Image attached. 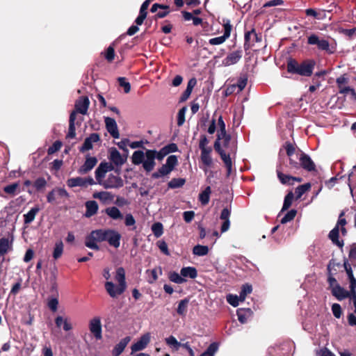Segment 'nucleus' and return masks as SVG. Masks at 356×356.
Listing matches in <instances>:
<instances>
[{
	"label": "nucleus",
	"mask_w": 356,
	"mask_h": 356,
	"mask_svg": "<svg viewBox=\"0 0 356 356\" xmlns=\"http://www.w3.org/2000/svg\"><path fill=\"white\" fill-rule=\"evenodd\" d=\"M121 234L111 229L92 230L85 239V245L92 250H99L97 243L107 241L109 245L118 248L120 245Z\"/></svg>",
	"instance_id": "nucleus-1"
},
{
	"label": "nucleus",
	"mask_w": 356,
	"mask_h": 356,
	"mask_svg": "<svg viewBox=\"0 0 356 356\" xmlns=\"http://www.w3.org/2000/svg\"><path fill=\"white\" fill-rule=\"evenodd\" d=\"M155 159L156 149H147L145 154L143 150H136L133 153L131 157L132 163L134 165L143 163V166L147 172L153 170Z\"/></svg>",
	"instance_id": "nucleus-2"
},
{
	"label": "nucleus",
	"mask_w": 356,
	"mask_h": 356,
	"mask_svg": "<svg viewBox=\"0 0 356 356\" xmlns=\"http://www.w3.org/2000/svg\"><path fill=\"white\" fill-rule=\"evenodd\" d=\"M315 65L316 63L313 60H306L298 63L294 59H289L287 62V71L291 74L310 76L313 73Z\"/></svg>",
	"instance_id": "nucleus-3"
},
{
	"label": "nucleus",
	"mask_w": 356,
	"mask_h": 356,
	"mask_svg": "<svg viewBox=\"0 0 356 356\" xmlns=\"http://www.w3.org/2000/svg\"><path fill=\"white\" fill-rule=\"evenodd\" d=\"M177 165V156L175 155L168 156L165 163L157 170V178L168 176Z\"/></svg>",
	"instance_id": "nucleus-4"
},
{
	"label": "nucleus",
	"mask_w": 356,
	"mask_h": 356,
	"mask_svg": "<svg viewBox=\"0 0 356 356\" xmlns=\"http://www.w3.org/2000/svg\"><path fill=\"white\" fill-rule=\"evenodd\" d=\"M115 172L118 173L117 175L113 174H109L106 179H104L100 184L104 188H120L123 186L124 181L120 177V170H117Z\"/></svg>",
	"instance_id": "nucleus-5"
},
{
	"label": "nucleus",
	"mask_w": 356,
	"mask_h": 356,
	"mask_svg": "<svg viewBox=\"0 0 356 356\" xmlns=\"http://www.w3.org/2000/svg\"><path fill=\"white\" fill-rule=\"evenodd\" d=\"M96 184V181L92 177H76L70 178L67 180V185L70 188H74L76 186L86 188L88 186H92Z\"/></svg>",
	"instance_id": "nucleus-6"
},
{
	"label": "nucleus",
	"mask_w": 356,
	"mask_h": 356,
	"mask_svg": "<svg viewBox=\"0 0 356 356\" xmlns=\"http://www.w3.org/2000/svg\"><path fill=\"white\" fill-rule=\"evenodd\" d=\"M88 328L90 333L97 340L102 339V325L99 316H95L90 320Z\"/></svg>",
	"instance_id": "nucleus-7"
},
{
	"label": "nucleus",
	"mask_w": 356,
	"mask_h": 356,
	"mask_svg": "<svg viewBox=\"0 0 356 356\" xmlns=\"http://www.w3.org/2000/svg\"><path fill=\"white\" fill-rule=\"evenodd\" d=\"M307 43L311 45H316L319 50L325 51L329 54H332L333 50L330 48V43L327 40L320 39L319 37L315 34H312L307 38Z\"/></svg>",
	"instance_id": "nucleus-8"
},
{
	"label": "nucleus",
	"mask_w": 356,
	"mask_h": 356,
	"mask_svg": "<svg viewBox=\"0 0 356 356\" xmlns=\"http://www.w3.org/2000/svg\"><path fill=\"white\" fill-rule=\"evenodd\" d=\"M224 33L219 37L211 38L209 43L211 45H218L222 44L230 36L232 26L229 19H223Z\"/></svg>",
	"instance_id": "nucleus-9"
},
{
	"label": "nucleus",
	"mask_w": 356,
	"mask_h": 356,
	"mask_svg": "<svg viewBox=\"0 0 356 356\" xmlns=\"http://www.w3.org/2000/svg\"><path fill=\"white\" fill-rule=\"evenodd\" d=\"M296 159L300 160V169L303 168L308 172L316 170V165L311 157L302 151L299 152V155H298V157L296 156Z\"/></svg>",
	"instance_id": "nucleus-10"
},
{
	"label": "nucleus",
	"mask_w": 356,
	"mask_h": 356,
	"mask_svg": "<svg viewBox=\"0 0 356 356\" xmlns=\"http://www.w3.org/2000/svg\"><path fill=\"white\" fill-rule=\"evenodd\" d=\"M244 40V49L247 51L250 49L254 42H259L261 41V35H259L256 33L255 29H252V30L245 33Z\"/></svg>",
	"instance_id": "nucleus-11"
},
{
	"label": "nucleus",
	"mask_w": 356,
	"mask_h": 356,
	"mask_svg": "<svg viewBox=\"0 0 356 356\" xmlns=\"http://www.w3.org/2000/svg\"><path fill=\"white\" fill-rule=\"evenodd\" d=\"M97 162L96 157L87 155L84 163L79 168L78 172L80 175L87 174L97 165Z\"/></svg>",
	"instance_id": "nucleus-12"
},
{
	"label": "nucleus",
	"mask_w": 356,
	"mask_h": 356,
	"mask_svg": "<svg viewBox=\"0 0 356 356\" xmlns=\"http://www.w3.org/2000/svg\"><path fill=\"white\" fill-rule=\"evenodd\" d=\"M90 105V100L88 97L82 96L76 100L74 107L75 110L72 112L79 113L82 115H86Z\"/></svg>",
	"instance_id": "nucleus-13"
},
{
	"label": "nucleus",
	"mask_w": 356,
	"mask_h": 356,
	"mask_svg": "<svg viewBox=\"0 0 356 356\" xmlns=\"http://www.w3.org/2000/svg\"><path fill=\"white\" fill-rule=\"evenodd\" d=\"M57 197L68 198L70 195L65 188L56 187L48 193L47 200L49 203H53Z\"/></svg>",
	"instance_id": "nucleus-14"
},
{
	"label": "nucleus",
	"mask_w": 356,
	"mask_h": 356,
	"mask_svg": "<svg viewBox=\"0 0 356 356\" xmlns=\"http://www.w3.org/2000/svg\"><path fill=\"white\" fill-rule=\"evenodd\" d=\"M106 128L107 131L114 138H120V133L118 131V125L115 119L109 117L105 118L104 120Z\"/></svg>",
	"instance_id": "nucleus-15"
},
{
	"label": "nucleus",
	"mask_w": 356,
	"mask_h": 356,
	"mask_svg": "<svg viewBox=\"0 0 356 356\" xmlns=\"http://www.w3.org/2000/svg\"><path fill=\"white\" fill-rule=\"evenodd\" d=\"M243 51L241 49L234 51L229 54L223 60L222 63L225 66H229L237 63L242 58Z\"/></svg>",
	"instance_id": "nucleus-16"
},
{
	"label": "nucleus",
	"mask_w": 356,
	"mask_h": 356,
	"mask_svg": "<svg viewBox=\"0 0 356 356\" xmlns=\"http://www.w3.org/2000/svg\"><path fill=\"white\" fill-rule=\"evenodd\" d=\"M149 340L150 337L149 334L143 335L136 343L132 344L131 347V352L136 353L138 351L144 350L149 343Z\"/></svg>",
	"instance_id": "nucleus-17"
},
{
	"label": "nucleus",
	"mask_w": 356,
	"mask_h": 356,
	"mask_svg": "<svg viewBox=\"0 0 356 356\" xmlns=\"http://www.w3.org/2000/svg\"><path fill=\"white\" fill-rule=\"evenodd\" d=\"M115 280L119 285V291L124 292L127 289V283L125 278V271L122 267H119L116 270Z\"/></svg>",
	"instance_id": "nucleus-18"
},
{
	"label": "nucleus",
	"mask_w": 356,
	"mask_h": 356,
	"mask_svg": "<svg viewBox=\"0 0 356 356\" xmlns=\"http://www.w3.org/2000/svg\"><path fill=\"white\" fill-rule=\"evenodd\" d=\"M108 159L113 164L117 166L123 165L127 160V157H123L119 151L115 147L111 149Z\"/></svg>",
	"instance_id": "nucleus-19"
},
{
	"label": "nucleus",
	"mask_w": 356,
	"mask_h": 356,
	"mask_svg": "<svg viewBox=\"0 0 356 356\" xmlns=\"http://www.w3.org/2000/svg\"><path fill=\"white\" fill-rule=\"evenodd\" d=\"M177 151H178V147L175 143L168 144L157 152V160L161 161L168 154L176 152Z\"/></svg>",
	"instance_id": "nucleus-20"
},
{
	"label": "nucleus",
	"mask_w": 356,
	"mask_h": 356,
	"mask_svg": "<svg viewBox=\"0 0 356 356\" xmlns=\"http://www.w3.org/2000/svg\"><path fill=\"white\" fill-rule=\"evenodd\" d=\"M331 293L338 300L341 301L350 296V290L348 291L339 284H337V286L332 289Z\"/></svg>",
	"instance_id": "nucleus-21"
},
{
	"label": "nucleus",
	"mask_w": 356,
	"mask_h": 356,
	"mask_svg": "<svg viewBox=\"0 0 356 356\" xmlns=\"http://www.w3.org/2000/svg\"><path fill=\"white\" fill-rule=\"evenodd\" d=\"M105 289L108 294L113 298H117L124 292L119 291V285H115L113 282L107 281L104 284Z\"/></svg>",
	"instance_id": "nucleus-22"
},
{
	"label": "nucleus",
	"mask_w": 356,
	"mask_h": 356,
	"mask_svg": "<svg viewBox=\"0 0 356 356\" xmlns=\"http://www.w3.org/2000/svg\"><path fill=\"white\" fill-rule=\"evenodd\" d=\"M252 311L250 308H239L236 311L238 321L242 323H246L248 319L252 316Z\"/></svg>",
	"instance_id": "nucleus-23"
},
{
	"label": "nucleus",
	"mask_w": 356,
	"mask_h": 356,
	"mask_svg": "<svg viewBox=\"0 0 356 356\" xmlns=\"http://www.w3.org/2000/svg\"><path fill=\"white\" fill-rule=\"evenodd\" d=\"M131 341L130 337H126L121 339L118 343H117L112 350L113 356H119L124 351L127 344Z\"/></svg>",
	"instance_id": "nucleus-24"
},
{
	"label": "nucleus",
	"mask_w": 356,
	"mask_h": 356,
	"mask_svg": "<svg viewBox=\"0 0 356 356\" xmlns=\"http://www.w3.org/2000/svg\"><path fill=\"white\" fill-rule=\"evenodd\" d=\"M86 206V213L84 214V216L86 218H90L95 215L99 209L98 204L95 200H88L85 204Z\"/></svg>",
	"instance_id": "nucleus-25"
},
{
	"label": "nucleus",
	"mask_w": 356,
	"mask_h": 356,
	"mask_svg": "<svg viewBox=\"0 0 356 356\" xmlns=\"http://www.w3.org/2000/svg\"><path fill=\"white\" fill-rule=\"evenodd\" d=\"M339 228L335 226L329 233L328 237L332 241V243L337 245L339 248L343 247V241L339 240Z\"/></svg>",
	"instance_id": "nucleus-26"
},
{
	"label": "nucleus",
	"mask_w": 356,
	"mask_h": 356,
	"mask_svg": "<svg viewBox=\"0 0 356 356\" xmlns=\"http://www.w3.org/2000/svg\"><path fill=\"white\" fill-rule=\"evenodd\" d=\"M76 112H72L70 115L69 119V129L67 134V138H74L76 136L75 128Z\"/></svg>",
	"instance_id": "nucleus-27"
},
{
	"label": "nucleus",
	"mask_w": 356,
	"mask_h": 356,
	"mask_svg": "<svg viewBox=\"0 0 356 356\" xmlns=\"http://www.w3.org/2000/svg\"><path fill=\"white\" fill-rule=\"evenodd\" d=\"M92 197L98 199L102 202H106L112 201L114 198V195L108 191H100L94 193L92 194Z\"/></svg>",
	"instance_id": "nucleus-28"
},
{
	"label": "nucleus",
	"mask_w": 356,
	"mask_h": 356,
	"mask_svg": "<svg viewBox=\"0 0 356 356\" xmlns=\"http://www.w3.org/2000/svg\"><path fill=\"white\" fill-rule=\"evenodd\" d=\"M181 275L183 278L195 279L197 276V271L195 267L187 266L183 267L180 270Z\"/></svg>",
	"instance_id": "nucleus-29"
},
{
	"label": "nucleus",
	"mask_w": 356,
	"mask_h": 356,
	"mask_svg": "<svg viewBox=\"0 0 356 356\" xmlns=\"http://www.w3.org/2000/svg\"><path fill=\"white\" fill-rule=\"evenodd\" d=\"M40 211V208L38 207H35L33 208H32L27 213L24 214V222L25 225H29L30 223H31L36 215L38 214V213Z\"/></svg>",
	"instance_id": "nucleus-30"
},
{
	"label": "nucleus",
	"mask_w": 356,
	"mask_h": 356,
	"mask_svg": "<svg viewBox=\"0 0 356 356\" xmlns=\"http://www.w3.org/2000/svg\"><path fill=\"white\" fill-rule=\"evenodd\" d=\"M189 304V298H186L181 300L177 308V313L181 316H185L187 313V309Z\"/></svg>",
	"instance_id": "nucleus-31"
},
{
	"label": "nucleus",
	"mask_w": 356,
	"mask_h": 356,
	"mask_svg": "<svg viewBox=\"0 0 356 356\" xmlns=\"http://www.w3.org/2000/svg\"><path fill=\"white\" fill-rule=\"evenodd\" d=\"M105 213L113 220H120L123 218V215L120 211L115 207L106 208L105 209Z\"/></svg>",
	"instance_id": "nucleus-32"
},
{
	"label": "nucleus",
	"mask_w": 356,
	"mask_h": 356,
	"mask_svg": "<svg viewBox=\"0 0 356 356\" xmlns=\"http://www.w3.org/2000/svg\"><path fill=\"white\" fill-rule=\"evenodd\" d=\"M55 324L58 328H60L63 325V327L65 331H70L72 329V326L71 323L67 321V319H63L60 316H58L55 318Z\"/></svg>",
	"instance_id": "nucleus-33"
},
{
	"label": "nucleus",
	"mask_w": 356,
	"mask_h": 356,
	"mask_svg": "<svg viewBox=\"0 0 356 356\" xmlns=\"http://www.w3.org/2000/svg\"><path fill=\"white\" fill-rule=\"evenodd\" d=\"M211 193V187L207 186L204 190L199 194V201L202 205H207L209 203Z\"/></svg>",
	"instance_id": "nucleus-34"
},
{
	"label": "nucleus",
	"mask_w": 356,
	"mask_h": 356,
	"mask_svg": "<svg viewBox=\"0 0 356 356\" xmlns=\"http://www.w3.org/2000/svg\"><path fill=\"white\" fill-rule=\"evenodd\" d=\"M212 149H204L201 151L200 159L204 165L206 166H211L212 164V159L210 156Z\"/></svg>",
	"instance_id": "nucleus-35"
},
{
	"label": "nucleus",
	"mask_w": 356,
	"mask_h": 356,
	"mask_svg": "<svg viewBox=\"0 0 356 356\" xmlns=\"http://www.w3.org/2000/svg\"><path fill=\"white\" fill-rule=\"evenodd\" d=\"M95 179L97 180L96 183H97L100 185L102 184V182L104 180V179L105 177V175L106 173V170L104 169V168L103 167V165H102L101 163L99 165V166L97 167V168L95 170Z\"/></svg>",
	"instance_id": "nucleus-36"
},
{
	"label": "nucleus",
	"mask_w": 356,
	"mask_h": 356,
	"mask_svg": "<svg viewBox=\"0 0 356 356\" xmlns=\"http://www.w3.org/2000/svg\"><path fill=\"white\" fill-rule=\"evenodd\" d=\"M165 342L167 345L173 350H178L181 346V343L179 342L173 336H170L165 338Z\"/></svg>",
	"instance_id": "nucleus-37"
},
{
	"label": "nucleus",
	"mask_w": 356,
	"mask_h": 356,
	"mask_svg": "<svg viewBox=\"0 0 356 356\" xmlns=\"http://www.w3.org/2000/svg\"><path fill=\"white\" fill-rule=\"evenodd\" d=\"M186 183V179L184 178H173L168 184L170 188H179L182 187Z\"/></svg>",
	"instance_id": "nucleus-38"
},
{
	"label": "nucleus",
	"mask_w": 356,
	"mask_h": 356,
	"mask_svg": "<svg viewBox=\"0 0 356 356\" xmlns=\"http://www.w3.org/2000/svg\"><path fill=\"white\" fill-rule=\"evenodd\" d=\"M169 280L176 284H183L186 282V280L183 278L181 273L179 274L175 271L170 272L168 274Z\"/></svg>",
	"instance_id": "nucleus-39"
},
{
	"label": "nucleus",
	"mask_w": 356,
	"mask_h": 356,
	"mask_svg": "<svg viewBox=\"0 0 356 356\" xmlns=\"http://www.w3.org/2000/svg\"><path fill=\"white\" fill-rule=\"evenodd\" d=\"M63 252V243L62 241H59L56 243L54 251H53V257L54 259L57 260L61 257Z\"/></svg>",
	"instance_id": "nucleus-40"
},
{
	"label": "nucleus",
	"mask_w": 356,
	"mask_h": 356,
	"mask_svg": "<svg viewBox=\"0 0 356 356\" xmlns=\"http://www.w3.org/2000/svg\"><path fill=\"white\" fill-rule=\"evenodd\" d=\"M252 291V285H250L249 284H243L241 286V291L239 293L240 300L241 302L244 301L245 300L247 295L251 293Z\"/></svg>",
	"instance_id": "nucleus-41"
},
{
	"label": "nucleus",
	"mask_w": 356,
	"mask_h": 356,
	"mask_svg": "<svg viewBox=\"0 0 356 356\" xmlns=\"http://www.w3.org/2000/svg\"><path fill=\"white\" fill-rule=\"evenodd\" d=\"M310 188L311 184L309 183L298 186L295 190L296 199L300 198Z\"/></svg>",
	"instance_id": "nucleus-42"
},
{
	"label": "nucleus",
	"mask_w": 356,
	"mask_h": 356,
	"mask_svg": "<svg viewBox=\"0 0 356 356\" xmlns=\"http://www.w3.org/2000/svg\"><path fill=\"white\" fill-rule=\"evenodd\" d=\"M209 252V248L207 245H197L193 247V253L197 256H204Z\"/></svg>",
	"instance_id": "nucleus-43"
},
{
	"label": "nucleus",
	"mask_w": 356,
	"mask_h": 356,
	"mask_svg": "<svg viewBox=\"0 0 356 356\" xmlns=\"http://www.w3.org/2000/svg\"><path fill=\"white\" fill-rule=\"evenodd\" d=\"M293 193L291 191L289 192L286 195V196L284 197L283 206L280 212H284V211H286L291 207L293 199Z\"/></svg>",
	"instance_id": "nucleus-44"
},
{
	"label": "nucleus",
	"mask_w": 356,
	"mask_h": 356,
	"mask_svg": "<svg viewBox=\"0 0 356 356\" xmlns=\"http://www.w3.org/2000/svg\"><path fill=\"white\" fill-rule=\"evenodd\" d=\"M218 349V344L216 342L211 343L200 356H214Z\"/></svg>",
	"instance_id": "nucleus-45"
},
{
	"label": "nucleus",
	"mask_w": 356,
	"mask_h": 356,
	"mask_svg": "<svg viewBox=\"0 0 356 356\" xmlns=\"http://www.w3.org/2000/svg\"><path fill=\"white\" fill-rule=\"evenodd\" d=\"M9 250V241L6 238L0 239V257H3Z\"/></svg>",
	"instance_id": "nucleus-46"
},
{
	"label": "nucleus",
	"mask_w": 356,
	"mask_h": 356,
	"mask_svg": "<svg viewBox=\"0 0 356 356\" xmlns=\"http://www.w3.org/2000/svg\"><path fill=\"white\" fill-rule=\"evenodd\" d=\"M302 152L300 149L297 151V154L296 156H289V165L290 168L293 170H299L300 169V160L296 159L298 155H299V152Z\"/></svg>",
	"instance_id": "nucleus-47"
},
{
	"label": "nucleus",
	"mask_w": 356,
	"mask_h": 356,
	"mask_svg": "<svg viewBox=\"0 0 356 356\" xmlns=\"http://www.w3.org/2000/svg\"><path fill=\"white\" fill-rule=\"evenodd\" d=\"M277 177L280 179V182L283 184H293L292 179H294L293 176L284 175L279 170L277 171Z\"/></svg>",
	"instance_id": "nucleus-48"
},
{
	"label": "nucleus",
	"mask_w": 356,
	"mask_h": 356,
	"mask_svg": "<svg viewBox=\"0 0 356 356\" xmlns=\"http://www.w3.org/2000/svg\"><path fill=\"white\" fill-rule=\"evenodd\" d=\"M297 214V211L296 209H291L289 211L284 217L281 219L282 224H286L294 219Z\"/></svg>",
	"instance_id": "nucleus-49"
},
{
	"label": "nucleus",
	"mask_w": 356,
	"mask_h": 356,
	"mask_svg": "<svg viewBox=\"0 0 356 356\" xmlns=\"http://www.w3.org/2000/svg\"><path fill=\"white\" fill-rule=\"evenodd\" d=\"M218 124L219 127V130L218 131L217 136L220 138V136H223L227 133L225 123L222 116L219 117L218 120Z\"/></svg>",
	"instance_id": "nucleus-50"
},
{
	"label": "nucleus",
	"mask_w": 356,
	"mask_h": 356,
	"mask_svg": "<svg viewBox=\"0 0 356 356\" xmlns=\"http://www.w3.org/2000/svg\"><path fill=\"white\" fill-rule=\"evenodd\" d=\"M46 186L47 181L44 177H38L33 183V186L38 191L42 190Z\"/></svg>",
	"instance_id": "nucleus-51"
},
{
	"label": "nucleus",
	"mask_w": 356,
	"mask_h": 356,
	"mask_svg": "<svg viewBox=\"0 0 356 356\" xmlns=\"http://www.w3.org/2000/svg\"><path fill=\"white\" fill-rule=\"evenodd\" d=\"M226 299L227 302L234 307H237L241 301L240 296L234 294H228Z\"/></svg>",
	"instance_id": "nucleus-52"
},
{
	"label": "nucleus",
	"mask_w": 356,
	"mask_h": 356,
	"mask_svg": "<svg viewBox=\"0 0 356 356\" xmlns=\"http://www.w3.org/2000/svg\"><path fill=\"white\" fill-rule=\"evenodd\" d=\"M346 274L349 280L350 291L356 290V279L353 275V270L348 268Z\"/></svg>",
	"instance_id": "nucleus-53"
},
{
	"label": "nucleus",
	"mask_w": 356,
	"mask_h": 356,
	"mask_svg": "<svg viewBox=\"0 0 356 356\" xmlns=\"http://www.w3.org/2000/svg\"><path fill=\"white\" fill-rule=\"evenodd\" d=\"M163 9L164 11H157V18H163L170 13V7L168 5L160 4L157 3V9Z\"/></svg>",
	"instance_id": "nucleus-54"
},
{
	"label": "nucleus",
	"mask_w": 356,
	"mask_h": 356,
	"mask_svg": "<svg viewBox=\"0 0 356 356\" xmlns=\"http://www.w3.org/2000/svg\"><path fill=\"white\" fill-rule=\"evenodd\" d=\"M62 142L60 140L55 141L51 146H50L47 149V154L49 155H51L55 152L60 150L62 147Z\"/></svg>",
	"instance_id": "nucleus-55"
},
{
	"label": "nucleus",
	"mask_w": 356,
	"mask_h": 356,
	"mask_svg": "<svg viewBox=\"0 0 356 356\" xmlns=\"http://www.w3.org/2000/svg\"><path fill=\"white\" fill-rule=\"evenodd\" d=\"M19 188L18 183H13L9 185H7L4 187L3 191L9 195H15L17 189Z\"/></svg>",
	"instance_id": "nucleus-56"
},
{
	"label": "nucleus",
	"mask_w": 356,
	"mask_h": 356,
	"mask_svg": "<svg viewBox=\"0 0 356 356\" xmlns=\"http://www.w3.org/2000/svg\"><path fill=\"white\" fill-rule=\"evenodd\" d=\"M118 81L119 85L124 88L125 93H128L130 92L131 85L128 81H127V79L125 77H119L118 79Z\"/></svg>",
	"instance_id": "nucleus-57"
},
{
	"label": "nucleus",
	"mask_w": 356,
	"mask_h": 356,
	"mask_svg": "<svg viewBox=\"0 0 356 356\" xmlns=\"http://www.w3.org/2000/svg\"><path fill=\"white\" fill-rule=\"evenodd\" d=\"M187 108L186 106L182 107L178 112L177 115V124L178 126H181L185 122V114L186 112Z\"/></svg>",
	"instance_id": "nucleus-58"
},
{
	"label": "nucleus",
	"mask_w": 356,
	"mask_h": 356,
	"mask_svg": "<svg viewBox=\"0 0 356 356\" xmlns=\"http://www.w3.org/2000/svg\"><path fill=\"white\" fill-rule=\"evenodd\" d=\"M157 247L163 254L166 256H169L170 254L168 245L164 241L161 240L157 241Z\"/></svg>",
	"instance_id": "nucleus-59"
},
{
	"label": "nucleus",
	"mask_w": 356,
	"mask_h": 356,
	"mask_svg": "<svg viewBox=\"0 0 356 356\" xmlns=\"http://www.w3.org/2000/svg\"><path fill=\"white\" fill-rule=\"evenodd\" d=\"M247 81H248L247 78H245V77L240 78L238 80L237 83L236 84H234V86H236V88L237 89V90H236L237 93H239L245 88V87L246 86V84H247Z\"/></svg>",
	"instance_id": "nucleus-60"
},
{
	"label": "nucleus",
	"mask_w": 356,
	"mask_h": 356,
	"mask_svg": "<svg viewBox=\"0 0 356 356\" xmlns=\"http://www.w3.org/2000/svg\"><path fill=\"white\" fill-rule=\"evenodd\" d=\"M343 177V176L342 175H339V174H337L336 176L334 177H331L330 179H328L327 181H325V186L329 188H332L334 185L335 184L337 183V181L339 180V179H341Z\"/></svg>",
	"instance_id": "nucleus-61"
},
{
	"label": "nucleus",
	"mask_w": 356,
	"mask_h": 356,
	"mask_svg": "<svg viewBox=\"0 0 356 356\" xmlns=\"http://www.w3.org/2000/svg\"><path fill=\"white\" fill-rule=\"evenodd\" d=\"M332 312L335 318H339L342 313L341 305L338 303H334L332 305Z\"/></svg>",
	"instance_id": "nucleus-62"
},
{
	"label": "nucleus",
	"mask_w": 356,
	"mask_h": 356,
	"mask_svg": "<svg viewBox=\"0 0 356 356\" xmlns=\"http://www.w3.org/2000/svg\"><path fill=\"white\" fill-rule=\"evenodd\" d=\"M115 58V50L114 48L111 45L109 46L105 53V58L108 62H112Z\"/></svg>",
	"instance_id": "nucleus-63"
},
{
	"label": "nucleus",
	"mask_w": 356,
	"mask_h": 356,
	"mask_svg": "<svg viewBox=\"0 0 356 356\" xmlns=\"http://www.w3.org/2000/svg\"><path fill=\"white\" fill-rule=\"evenodd\" d=\"M349 259L351 264L354 266H356V244L353 245L350 248L349 252Z\"/></svg>",
	"instance_id": "nucleus-64"
}]
</instances>
